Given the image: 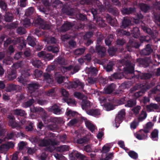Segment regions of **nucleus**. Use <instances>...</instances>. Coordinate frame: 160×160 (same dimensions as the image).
<instances>
[{
  "label": "nucleus",
  "instance_id": "423d86ee",
  "mask_svg": "<svg viewBox=\"0 0 160 160\" xmlns=\"http://www.w3.org/2000/svg\"><path fill=\"white\" fill-rule=\"evenodd\" d=\"M71 156L73 157H75L77 158H81L82 159H84L85 160H88L86 159V157L80 154V153L76 151H73L71 153V154L70 155V158H71Z\"/></svg>",
  "mask_w": 160,
  "mask_h": 160
},
{
  "label": "nucleus",
  "instance_id": "1a4fd4ad",
  "mask_svg": "<svg viewBox=\"0 0 160 160\" xmlns=\"http://www.w3.org/2000/svg\"><path fill=\"white\" fill-rule=\"evenodd\" d=\"M72 88H76L78 87L79 88H82L84 85L83 83L80 82L79 80H78L72 83Z\"/></svg>",
  "mask_w": 160,
  "mask_h": 160
},
{
  "label": "nucleus",
  "instance_id": "0eeeda50",
  "mask_svg": "<svg viewBox=\"0 0 160 160\" xmlns=\"http://www.w3.org/2000/svg\"><path fill=\"white\" fill-rule=\"evenodd\" d=\"M115 87V85L114 84H112L106 88L104 89V92L107 94L110 93L113 91Z\"/></svg>",
  "mask_w": 160,
  "mask_h": 160
},
{
  "label": "nucleus",
  "instance_id": "f03ea898",
  "mask_svg": "<svg viewBox=\"0 0 160 160\" xmlns=\"http://www.w3.org/2000/svg\"><path fill=\"white\" fill-rule=\"evenodd\" d=\"M148 131L146 129L141 130L134 134L135 137L138 139L141 140L145 139L147 137V133Z\"/></svg>",
  "mask_w": 160,
  "mask_h": 160
},
{
  "label": "nucleus",
  "instance_id": "393cba45",
  "mask_svg": "<svg viewBox=\"0 0 160 160\" xmlns=\"http://www.w3.org/2000/svg\"><path fill=\"white\" fill-rule=\"evenodd\" d=\"M147 117V114L144 111H142L138 118V120L139 122L141 121H142L144 119Z\"/></svg>",
  "mask_w": 160,
  "mask_h": 160
},
{
  "label": "nucleus",
  "instance_id": "603ef678",
  "mask_svg": "<svg viewBox=\"0 0 160 160\" xmlns=\"http://www.w3.org/2000/svg\"><path fill=\"white\" fill-rule=\"evenodd\" d=\"M0 7L3 10H5L7 6L4 2L3 1L0 2Z\"/></svg>",
  "mask_w": 160,
  "mask_h": 160
},
{
  "label": "nucleus",
  "instance_id": "e433bc0d",
  "mask_svg": "<svg viewBox=\"0 0 160 160\" xmlns=\"http://www.w3.org/2000/svg\"><path fill=\"white\" fill-rule=\"evenodd\" d=\"M74 96L78 99H82L84 97L83 95L81 93L78 92H75L74 93Z\"/></svg>",
  "mask_w": 160,
  "mask_h": 160
},
{
  "label": "nucleus",
  "instance_id": "f704fd0d",
  "mask_svg": "<svg viewBox=\"0 0 160 160\" xmlns=\"http://www.w3.org/2000/svg\"><path fill=\"white\" fill-rule=\"evenodd\" d=\"M52 48L53 47L51 46H48L47 47V49L48 51H52L53 53H56L58 51V49L57 47H55L54 48V49H55V51H54Z\"/></svg>",
  "mask_w": 160,
  "mask_h": 160
},
{
  "label": "nucleus",
  "instance_id": "5701e85b",
  "mask_svg": "<svg viewBox=\"0 0 160 160\" xmlns=\"http://www.w3.org/2000/svg\"><path fill=\"white\" fill-rule=\"evenodd\" d=\"M32 65L35 67L39 68L42 65V63L39 60H35L32 62Z\"/></svg>",
  "mask_w": 160,
  "mask_h": 160
},
{
  "label": "nucleus",
  "instance_id": "bb28decb",
  "mask_svg": "<svg viewBox=\"0 0 160 160\" xmlns=\"http://www.w3.org/2000/svg\"><path fill=\"white\" fill-rule=\"evenodd\" d=\"M136 104V102L135 100H130L128 101L127 104L125 105L126 107H132Z\"/></svg>",
  "mask_w": 160,
  "mask_h": 160
},
{
  "label": "nucleus",
  "instance_id": "9b49d317",
  "mask_svg": "<svg viewBox=\"0 0 160 160\" xmlns=\"http://www.w3.org/2000/svg\"><path fill=\"white\" fill-rule=\"evenodd\" d=\"M87 113L88 114L95 117H98L100 114V112L98 110H91L87 111Z\"/></svg>",
  "mask_w": 160,
  "mask_h": 160
},
{
  "label": "nucleus",
  "instance_id": "4d7b16f0",
  "mask_svg": "<svg viewBox=\"0 0 160 160\" xmlns=\"http://www.w3.org/2000/svg\"><path fill=\"white\" fill-rule=\"evenodd\" d=\"M25 146V143L21 142L18 144V147L19 150H22Z\"/></svg>",
  "mask_w": 160,
  "mask_h": 160
},
{
  "label": "nucleus",
  "instance_id": "a878e982",
  "mask_svg": "<svg viewBox=\"0 0 160 160\" xmlns=\"http://www.w3.org/2000/svg\"><path fill=\"white\" fill-rule=\"evenodd\" d=\"M132 33L134 34L133 36L135 38H137L140 35L139 28L137 27L134 28H133Z\"/></svg>",
  "mask_w": 160,
  "mask_h": 160
},
{
  "label": "nucleus",
  "instance_id": "dca6fc26",
  "mask_svg": "<svg viewBox=\"0 0 160 160\" xmlns=\"http://www.w3.org/2000/svg\"><path fill=\"white\" fill-rule=\"evenodd\" d=\"M151 138L153 140H157L158 139V131L155 129L151 133Z\"/></svg>",
  "mask_w": 160,
  "mask_h": 160
},
{
  "label": "nucleus",
  "instance_id": "b1692460",
  "mask_svg": "<svg viewBox=\"0 0 160 160\" xmlns=\"http://www.w3.org/2000/svg\"><path fill=\"white\" fill-rule=\"evenodd\" d=\"M131 21L129 18H124L122 22V25L124 28L128 26L131 23Z\"/></svg>",
  "mask_w": 160,
  "mask_h": 160
},
{
  "label": "nucleus",
  "instance_id": "e2e57ef3",
  "mask_svg": "<svg viewBox=\"0 0 160 160\" xmlns=\"http://www.w3.org/2000/svg\"><path fill=\"white\" fill-rule=\"evenodd\" d=\"M88 81L89 83L92 84L96 82V78H89L88 79Z\"/></svg>",
  "mask_w": 160,
  "mask_h": 160
},
{
  "label": "nucleus",
  "instance_id": "49530a36",
  "mask_svg": "<svg viewBox=\"0 0 160 160\" xmlns=\"http://www.w3.org/2000/svg\"><path fill=\"white\" fill-rule=\"evenodd\" d=\"M42 74V72L39 71L38 70L36 69L35 70L34 74L35 77L37 78L40 76Z\"/></svg>",
  "mask_w": 160,
  "mask_h": 160
},
{
  "label": "nucleus",
  "instance_id": "cd10ccee",
  "mask_svg": "<svg viewBox=\"0 0 160 160\" xmlns=\"http://www.w3.org/2000/svg\"><path fill=\"white\" fill-rule=\"evenodd\" d=\"M45 80L48 83H51L52 81V80L50 76L48 73H45L44 75Z\"/></svg>",
  "mask_w": 160,
  "mask_h": 160
},
{
  "label": "nucleus",
  "instance_id": "a19ab883",
  "mask_svg": "<svg viewBox=\"0 0 160 160\" xmlns=\"http://www.w3.org/2000/svg\"><path fill=\"white\" fill-rule=\"evenodd\" d=\"M33 99L29 101L25 102L24 104V107L25 108L31 106L34 102Z\"/></svg>",
  "mask_w": 160,
  "mask_h": 160
},
{
  "label": "nucleus",
  "instance_id": "c756f323",
  "mask_svg": "<svg viewBox=\"0 0 160 160\" xmlns=\"http://www.w3.org/2000/svg\"><path fill=\"white\" fill-rule=\"evenodd\" d=\"M64 101L67 102V103L69 105H75L76 104L75 101L71 99H67L64 100Z\"/></svg>",
  "mask_w": 160,
  "mask_h": 160
},
{
  "label": "nucleus",
  "instance_id": "412c9836",
  "mask_svg": "<svg viewBox=\"0 0 160 160\" xmlns=\"http://www.w3.org/2000/svg\"><path fill=\"white\" fill-rule=\"evenodd\" d=\"M51 109V110L55 114H59L60 113V110L57 105L52 106Z\"/></svg>",
  "mask_w": 160,
  "mask_h": 160
},
{
  "label": "nucleus",
  "instance_id": "7ed1b4c3",
  "mask_svg": "<svg viewBox=\"0 0 160 160\" xmlns=\"http://www.w3.org/2000/svg\"><path fill=\"white\" fill-rule=\"evenodd\" d=\"M125 115V110L122 109L118 113V115L115 118V122L116 123V127L118 128L119 124L121 123V120L123 119Z\"/></svg>",
  "mask_w": 160,
  "mask_h": 160
},
{
  "label": "nucleus",
  "instance_id": "a211bd4d",
  "mask_svg": "<svg viewBox=\"0 0 160 160\" xmlns=\"http://www.w3.org/2000/svg\"><path fill=\"white\" fill-rule=\"evenodd\" d=\"M7 77L8 79L9 80H11L14 79L16 78V77L15 71L13 70L11 72H9Z\"/></svg>",
  "mask_w": 160,
  "mask_h": 160
},
{
  "label": "nucleus",
  "instance_id": "69168bd1",
  "mask_svg": "<svg viewBox=\"0 0 160 160\" xmlns=\"http://www.w3.org/2000/svg\"><path fill=\"white\" fill-rule=\"evenodd\" d=\"M45 57L48 60H50L52 59L53 58V56L52 55H51L50 54L47 53L45 54Z\"/></svg>",
  "mask_w": 160,
  "mask_h": 160
},
{
  "label": "nucleus",
  "instance_id": "4468645a",
  "mask_svg": "<svg viewBox=\"0 0 160 160\" xmlns=\"http://www.w3.org/2000/svg\"><path fill=\"white\" fill-rule=\"evenodd\" d=\"M158 105L155 104H151L147 106V110L148 112L153 111L154 110L158 109Z\"/></svg>",
  "mask_w": 160,
  "mask_h": 160
},
{
  "label": "nucleus",
  "instance_id": "338daca9",
  "mask_svg": "<svg viewBox=\"0 0 160 160\" xmlns=\"http://www.w3.org/2000/svg\"><path fill=\"white\" fill-rule=\"evenodd\" d=\"M22 53L21 52H18L16 54L14 57L15 59H18L21 57Z\"/></svg>",
  "mask_w": 160,
  "mask_h": 160
},
{
  "label": "nucleus",
  "instance_id": "aec40b11",
  "mask_svg": "<svg viewBox=\"0 0 160 160\" xmlns=\"http://www.w3.org/2000/svg\"><path fill=\"white\" fill-rule=\"evenodd\" d=\"M14 114L20 116H24L26 115L25 111L21 109H16L13 111Z\"/></svg>",
  "mask_w": 160,
  "mask_h": 160
},
{
  "label": "nucleus",
  "instance_id": "79ce46f5",
  "mask_svg": "<svg viewBox=\"0 0 160 160\" xmlns=\"http://www.w3.org/2000/svg\"><path fill=\"white\" fill-rule=\"evenodd\" d=\"M60 92L62 94V95L65 97H68V93L66 90L64 89H61L60 90Z\"/></svg>",
  "mask_w": 160,
  "mask_h": 160
},
{
  "label": "nucleus",
  "instance_id": "bf43d9fd",
  "mask_svg": "<svg viewBox=\"0 0 160 160\" xmlns=\"http://www.w3.org/2000/svg\"><path fill=\"white\" fill-rule=\"evenodd\" d=\"M5 130L2 128V125H0V137H2L4 135Z\"/></svg>",
  "mask_w": 160,
  "mask_h": 160
},
{
  "label": "nucleus",
  "instance_id": "c85d7f7f",
  "mask_svg": "<svg viewBox=\"0 0 160 160\" xmlns=\"http://www.w3.org/2000/svg\"><path fill=\"white\" fill-rule=\"evenodd\" d=\"M27 40L29 45L32 47H34L35 45V43L31 37H28L27 38Z\"/></svg>",
  "mask_w": 160,
  "mask_h": 160
},
{
  "label": "nucleus",
  "instance_id": "9d476101",
  "mask_svg": "<svg viewBox=\"0 0 160 160\" xmlns=\"http://www.w3.org/2000/svg\"><path fill=\"white\" fill-rule=\"evenodd\" d=\"M9 120V125L13 128L17 127L18 124L14 121V118L12 115L9 116L8 117Z\"/></svg>",
  "mask_w": 160,
  "mask_h": 160
},
{
  "label": "nucleus",
  "instance_id": "c03bdc74",
  "mask_svg": "<svg viewBox=\"0 0 160 160\" xmlns=\"http://www.w3.org/2000/svg\"><path fill=\"white\" fill-rule=\"evenodd\" d=\"M76 114V112L71 110H68L67 112V115L69 116H74Z\"/></svg>",
  "mask_w": 160,
  "mask_h": 160
},
{
  "label": "nucleus",
  "instance_id": "37998d69",
  "mask_svg": "<svg viewBox=\"0 0 160 160\" xmlns=\"http://www.w3.org/2000/svg\"><path fill=\"white\" fill-rule=\"evenodd\" d=\"M105 108L107 111H109L113 109V107L111 104H108L105 105Z\"/></svg>",
  "mask_w": 160,
  "mask_h": 160
},
{
  "label": "nucleus",
  "instance_id": "6e6552de",
  "mask_svg": "<svg viewBox=\"0 0 160 160\" xmlns=\"http://www.w3.org/2000/svg\"><path fill=\"white\" fill-rule=\"evenodd\" d=\"M85 122L86 126L92 132L95 128V126L90 121L88 120L87 119L85 120Z\"/></svg>",
  "mask_w": 160,
  "mask_h": 160
},
{
  "label": "nucleus",
  "instance_id": "3c124183",
  "mask_svg": "<svg viewBox=\"0 0 160 160\" xmlns=\"http://www.w3.org/2000/svg\"><path fill=\"white\" fill-rule=\"evenodd\" d=\"M141 8L142 10L144 12H146L148 10L149 7L147 6L145 4H142L141 6Z\"/></svg>",
  "mask_w": 160,
  "mask_h": 160
},
{
  "label": "nucleus",
  "instance_id": "5fc2aeb1",
  "mask_svg": "<svg viewBox=\"0 0 160 160\" xmlns=\"http://www.w3.org/2000/svg\"><path fill=\"white\" fill-rule=\"evenodd\" d=\"M118 144L121 148H123L125 151L128 150L127 149L124 147L123 142L121 141H119L118 142Z\"/></svg>",
  "mask_w": 160,
  "mask_h": 160
},
{
  "label": "nucleus",
  "instance_id": "052dcab7",
  "mask_svg": "<svg viewBox=\"0 0 160 160\" xmlns=\"http://www.w3.org/2000/svg\"><path fill=\"white\" fill-rule=\"evenodd\" d=\"M18 32L20 34H23L24 33V30L23 28H19L17 29Z\"/></svg>",
  "mask_w": 160,
  "mask_h": 160
},
{
  "label": "nucleus",
  "instance_id": "6ab92c4d",
  "mask_svg": "<svg viewBox=\"0 0 160 160\" xmlns=\"http://www.w3.org/2000/svg\"><path fill=\"white\" fill-rule=\"evenodd\" d=\"M39 85L37 83H33L30 84L29 85L28 88L30 93H32V91L37 89Z\"/></svg>",
  "mask_w": 160,
  "mask_h": 160
},
{
  "label": "nucleus",
  "instance_id": "f8f14e48",
  "mask_svg": "<svg viewBox=\"0 0 160 160\" xmlns=\"http://www.w3.org/2000/svg\"><path fill=\"white\" fill-rule=\"evenodd\" d=\"M14 135H16L17 137H23L24 135L21 132L20 133H18L17 134L14 133L13 132H12L7 135V139H11L13 138L14 137Z\"/></svg>",
  "mask_w": 160,
  "mask_h": 160
},
{
  "label": "nucleus",
  "instance_id": "8fccbe9b",
  "mask_svg": "<svg viewBox=\"0 0 160 160\" xmlns=\"http://www.w3.org/2000/svg\"><path fill=\"white\" fill-rule=\"evenodd\" d=\"M22 23L23 25H24L26 27L30 26V22L29 19H26L23 21V22Z\"/></svg>",
  "mask_w": 160,
  "mask_h": 160
},
{
  "label": "nucleus",
  "instance_id": "39448f33",
  "mask_svg": "<svg viewBox=\"0 0 160 160\" xmlns=\"http://www.w3.org/2000/svg\"><path fill=\"white\" fill-rule=\"evenodd\" d=\"M86 72L88 73L89 76H94L97 73V71L96 68L94 67H91L90 68H86Z\"/></svg>",
  "mask_w": 160,
  "mask_h": 160
},
{
  "label": "nucleus",
  "instance_id": "de8ad7c7",
  "mask_svg": "<svg viewBox=\"0 0 160 160\" xmlns=\"http://www.w3.org/2000/svg\"><path fill=\"white\" fill-rule=\"evenodd\" d=\"M65 79L64 77H63L60 75L57 78V82L59 83H61L64 81Z\"/></svg>",
  "mask_w": 160,
  "mask_h": 160
},
{
  "label": "nucleus",
  "instance_id": "2eb2a0df",
  "mask_svg": "<svg viewBox=\"0 0 160 160\" xmlns=\"http://www.w3.org/2000/svg\"><path fill=\"white\" fill-rule=\"evenodd\" d=\"M96 49L99 54H101L102 56L106 52V49L100 46H97Z\"/></svg>",
  "mask_w": 160,
  "mask_h": 160
},
{
  "label": "nucleus",
  "instance_id": "f3484780",
  "mask_svg": "<svg viewBox=\"0 0 160 160\" xmlns=\"http://www.w3.org/2000/svg\"><path fill=\"white\" fill-rule=\"evenodd\" d=\"M72 25L69 22H68L64 23L62 27V31H65L69 29L72 27Z\"/></svg>",
  "mask_w": 160,
  "mask_h": 160
},
{
  "label": "nucleus",
  "instance_id": "09e8293b",
  "mask_svg": "<svg viewBox=\"0 0 160 160\" xmlns=\"http://www.w3.org/2000/svg\"><path fill=\"white\" fill-rule=\"evenodd\" d=\"M99 100L101 105H104L106 101V99L103 97L101 96L99 98Z\"/></svg>",
  "mask_w": 160,
  "mask_h": 160
},
{
  "label": "nucleus",
  "instance_id": "20e7f679",
  "mask_svg": "<svg viewBox=\"0 0 160 160\" xmlns=\"http://www.w3.org/2000/svg\"><path fill=\"white\" fill-rule=\"evenodd\" d=\"M35 24H38L40 27L43 29H48L50 28V26L46 23H43L42 19L40 18H38L34 21Z\"/></svg>",
  "mask_w": 160,
  "mask_h": 160
},
{
  "label": "nucleus",
  "instance_id": "2f4dec72",
  "mask_svg": "<svg viewBox=\"0 0 160 160\" xmlns=\"http://www.w3.org/2000/svg\"><path fill=\"white\" fill-rule=\"evenodd\" d=\"M54 156L57 159L60 160H66V158L61 154H55L54 155Z\"/></svg>",
  "mask_w": 160,
  "mask_h": 160
},
{
  "label": "nucleus",
  "instance_id": "c9c22d12",
  "mask_svg": "<svg viewBox=\"0 0 160 160\" xmlns=\"http://www.w3.org/2000/svg\"><path fill=\"white\" fill-rule=\"evenodd\" d=\"M72 65H70L68 67H63L61 69V70L62 72L64 73L66 72H67L71 70L72 68Z\"/></svg>",
  "mask_w": 160,
  "mask_h": 160
},
{
  "label": "nucleus",
  "instance_id": "ea45409f",
  "mask_svg": "<svg viewBox=\"0 0 160 160\" xmlns=\"http://www.w3.org/2000/svg\"><path fill=\"white\" fill-rule=\"evenodd\" d=\"M153 126V124L151 122H148L146 125V127L144 128V129H146L147 130H148L149 131V130Z\"/></svg>",
  "mask_w": 160,
  "mask_h": 160
},
{
  "label": "nucleus",
  "instance_id": "7c9ffc66",
  "mask_svg": "<svg viewBox=\"0 0 160 160\" xmlns=\"http://www.w3.org/2000/svg\"><path fill=\"white\" fill-rule=\"evenodd\" d=\"M8 149V147L6 143L2 145L0 147V150L2 152L7 151Z\"/></svg>",
  "mask_w": 160,
  "mask_h": 160
},
{
  "label": "nucleus",
  "instance_id": "680f3d73",
  "mask_svg": "<svg viewBox=\"0 0 160 160\" xmlns=\"http://www.w3.org/2000/svg\"><path fill=\"white\" fill-rule=\"evenodd\" d=\"M34 11V9L33 8L31 7L28 8L27 11L28 15H30L32 14Z\"/></svg>",
  "mask_w": 160,
  "mask_h": 160
},
{
  "label": "nucleus",
  "instance_id": "13d9d810",
  "mask_svg": "<svg viewBox=\"0 0 160 160\" xmlns=\"http://www.w3.org/2000/svg\"><path fill=\"white\" fill-rule=\"evenodd\" d=\"M77 122V120L76 119H73L71 120L69 123H68V124L69 126H71L76 123Z\"/></svg>",
  "mask_w": 160,
  "mask_h": 160
},
{
  "label": "nucleus",
  "instance_id": "473e14b6",
  "mask_svg": "<svg viewBox=\"0 0 160 160\" xmlns=\"http://www.w3.org/2000/svg\"><path fill=\"white\" fill-rule=\"evenodd\" d=\"M128 154L130 157L134 159H136L138 157L137 153L133 151H131L129 152Z\"/></svg>",
  "mask_w": 160,
  "mask_h": 160
},
{
  "label": "nucleus",
  "instance_id": "864d4df0",
  "mask_svg": "<svg viewBox=\"0 0 160 160\" xmlns=\"http://www.w3.org/2000/svg\"><path fill=\"white\" fill-rule=\"evenodd\" d=\"M141 108L139 106H137L135 108L132 109V111L134 113L136 114L138 113L139 112V110Z\"/></svg>",
  "mask_w": 160,
  "mask_h": 160
},
{
  "label": "nucleus",
  "instance_id": "ddd939ff",
  "mask_svg": "<svg viewBox=\"0 0 160 160\" xmlns=\"http://www.w3.org/2000/svg\"><path fill=\"white\" fill-rule=\"evenodd\" d=\"M82 107L83 109H87L91 106L90 102L87 100H83L82 103Z\"/></svg>",
  "mask_w": 160,
  "mask_h": 160
},
{
  "label": "nucleus",
  "instance_id": "a18cd8bd",
  "mask_svg": "<svg viewBox=\"0 0 160 160\" xmlns=\"http://www.w3.org/2000/svg\"><path fill=\"white\" fill-rule=\"evenodd\" d=\"M138 122H136L135 121L132 122L130 125V127L132 129H135L138 125Z\"/></svg>",
  "mask_w": 160,
  "mask_h": 160
},
{
  "label": "nucleus",
  "instance_id": "774afa93",
  "mask_svg": "<svg viewBox=\"0 0 160 160\" xmlns=\"http://www.w3.org/2000/svg\"><path fill=\"white\" fill-rule=\"evenodd\" d=\"M85 151L87 152H89L91 151V149L90 146L89 145L86 146L84 148Z\"/></svg>",
  "mask_w": 160,
  "mask_h": 160
},
{
  "label": "nucleus",
  "instance_id": "4c0bfd02",
  "mask_svg": "<svg viewBox=\"0 0 160 160\" xmlns=\"http://www.w3.org/2000/svg\"><path fill=\"white\" fill-rule=\"evenodd\" d=\"M84 51V49L83 48L78 49L76 50L74 53L76 55H81L82 54Z\"/></svg>",
  "mask_w": 160,
  "mask_h": 160
},
{
  "label": "nucleus",
  "instance_id": "4be33fe9",
  "mask_svg": "<svg viewBox=\"0 0 160 160\" xmlns=\"http://www.w3.org/2000/svg\"><path fill=\"white\" fill-rule=\"evenodd\" d=\"M152 51V50L149 45H147L145 49L143 50L144 54L146 55L149 54Z\"/></svg>",
  "mask_w": 160,
  "mask_h": 160
},
{
  "label": "nucleus",
  "instance_id": "6e6d98bb",
  "mask_svg": "<svg viewBox=\"0 0 160 160\" xmlns=\"http://www.w3.org/2000/svg\"><path fill=\"white\" fill-rule=\"evenodd\" d=\"M142 28L145 32L149 34H151L152 32V31L150 29L146 27H142Z\"/></svg>",
  "mask_w": 160,
  "mask_h": 160
},
{
  "label": "nucleus",
  "instance_id": "0e129e2a",
  "mask_svg": "<svg viewBox=\"0 0 160 160\" xmlns=\"http://www.w3.org/2000/svg\"><path fill=\"white\" fill-rule=\"evenodd\" d=\"M32 124H30V125L26 127V129L28 131H30L32 130L33 129Z\"/></svg>",
  "mask_w": 160,
  "mask_h": 160
},
{
  "label": "nucleus",
  "instance_id": "f257e3e1",
  "mask_svg": "<svg viewBox=\"0 0 160 160\" xmlns=\"http://www.w3.org/2000/svg\"><path fill=\"white\" fill-rule=\"evenodd\" d=\"M55 140L52 141L51 139H49L48 141H47L46 140H42L41 143L40 145L42 146H48V149L50 151H52L53 150H56V151L59 152H63L65 151L68 150V147L67 146H63L56 147L55 145L58 144Z\"/></svg>",
  "mask_w": 160,
  "mask_h": 160
},
{
  "label": "nucleus",
  "instance_id": "58836bf2",
  "mask_svg": "<svg viewBox=\"0 0 160 160\" xmlns=\"http://www.w3.org/2000/svg\"><path fill=\"white\" fill-rule=\"evenodd\" d=\"M110 147L108 145H104L102 148V153H106L109 151Z\"/></svg>",
  "mask_w": 160,
  "mask_h": 160
},
{
  "label": "nucleus",
  "instance_id": "72a5a7b5",
  "mask_svg": "<svg viewBox=\"0 0 160 160\" xmlns=\"http://www.w3.org/2000/svg\"><path fill=\"white\" fill-rule=\"evenodd\" d=\"M48 43H53L56 42V40L53 37L47 38L45 39Z\"/></svg>",
  "mask_w": 160,
  "mask_h": 160
}]
</instances>
